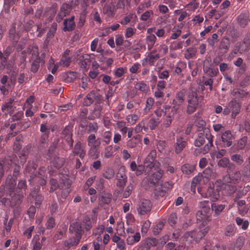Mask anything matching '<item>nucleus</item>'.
I'll return each instance as SVG.
<instances>
[{
    "mask_svg": "<svg viewBox=\"0 0 250 250\" xmlns=\"http://www.w3.org/2000/svg\"><path fill=\"white\" fill-rule=\"evenodd\" d=\"M215 185L217 188L215 191L214 189V185L209 184L208 188L206 189H201L198 187V192L203 197L210 198V200L214 202L219 197V191L218 190H221L222 194L224 195L230 196L234 193L237 190L235 186L222 183L221 180L217 181Z\"/></svg>",
    "mask_w": 250,
    "mask_h": 250,
    "instance_id": "f257e3e1",
    "label": "nucleus"
},
{
    "mask_svg": "<svg viewBox=\"0 0 250 250\" xmlns=\"http://www.w3.org/2000/svg\"><path fill=\"white\" fill-rule=\"evenodd\" d=\"M213 138L209 128L205 129L203 132H199L197 134L196 139L194 140V145L196 146L200 147L205 143V139L207 140V143L202 148L201 151L203 154L207 153L213 146Z\"/></svg>",
    "mask_w": 250,
    "mask_h": 250,
    "instance_id": "f03ea898",
    "label": "nucleus"
},
{
    "mask_svg": "<svg viewBox=\"0 0 250 250\" xmlns=\"http://www.w3.org/2000/svg\"><path fill=\"white\" fill-rule=\"evenodd\" d=\"M50 192H53L59 188L62 190L61 196L65 199L69 195L71 191V183L70 180L67 178H63L61 180L59 184L56 179L51 178L50 180Z\"/></svg>",
    "mask_w": 250,
    "mask_h": 250,
    "instance_id": "7ed1b4c3",
    "label": "nucleus"
},
{
    "mask_svg": "<svg viewBox=\"0 0 250 250\" xmlns=\"http://www.w3.org/2000/svg\"><path fill=\"white\" fill-rule=\"evenodd\" d=\"M198 206L200 209L196 213L197 220L201 223L202 227H204L210 220L209 202L208 201H202L199 202Z\"/></svg>",
    "mask_w": 250,
    "mask_h": 250,
    "instance_id": "20e7f679",
    "label": "nucleus"
},
{
    "mask_svg": "<svg viewBox=\"0 0 250 250\" xmlns=\"http://www.w3.org/2000/svg\"><path fill=\"white\" fill-rule=\"evenodd\" d=\"M203 100V97L198 96L197 92H191L188 96V105L186 112L188 114L194 113L196 109L201 106V103Z\"/></svg>",
    "mask_w": 250,
    "mask_h": 250,
    "instance_id": "39448f33",
    "label": "nucleus"
},
{
    "mask_svg": "<svg viewBox=\"0 0 250 250\" xmlns=\"http://www.w3.org/2000/svg\"><path fill=\"white\" fill-rule=\"evenodd\" d=\"M79 3L78 0L75 1L71 0L69 2L63 3L60 9V10L56 17V21L60 22L64 17L68 15L71 12L72 9L75 8Z\"/></svg>",
    "mask_w": 250,
    "mask_h": 250,
    "instance_id": "423d86ee",
    "label": "nucleus"
},
{
    "mask_svg": "<svg viewBox=\"0 0 250 250\" xmlns=\"http://www.w3.org/2000/svg\"><path fill=\"white\" fill-rule=\"evenodd\" d=\"M16 186V180L11 175H8L5 182V187L4 185L0 187V198L6 195V196H12L14 193Z\"/></svg>",
    "mask_w": 250,
    "mask_h": 250,
    "instance_id": "0eeeda50",
    "label": "nucleus"
},
{
    "mask_svg": "<svg viewBox=\"0 0 250 250\" xmlns=\"http://www.w3.org/2000/svg\"><path fill=\"white\" fill-rule=\"evenodd\" d=\"M33 51L32 57H36L35 60H33L31 64V71L33 73H36L40 66V63L42 62V59L39 56L38 52V48L37 46H29L28 48V51Z\"/></svg>",
    "mask_w": 250,
    "mask_h": 250,
    "instance_id": "6e6552de",
    "label": "nucleus"
},
{
    "mask_svg": "<svg viewBox=\"0 0 250 250\" xmlns=\"http://www.w3.org/2000/svg\"><path fill=\"white\" fill-rule=\"evenodd\" d=\"M101 102V95L97 92L92 91L84 98L83 104L84 106H89L93 103L96 104Z\"/></svg>",
    "mask_w": 250,
    "mask_h": 250,
    "instance_id": "1a4fd4ad",
    "label": "nucleus"
},
{
    "mask_svg": "<svg viewBox=\"0 0 250 250\" xmlns=\"http://www.w3.org/2000/svg\"><path fill=\"white\" fill-rule=\"evenodd\" d=\"M88 146L90 147L89 153L91 156H94L97 151L98 148L100 145V141L96 139L94 134H91L87 138Z\"/></svg>",
    "mask_w": 250,
    "mask_h": 250,
    "instance_id": "9d476101",
    "label": "nucleus"
},
{
    "mask_svg": "<svg viewBox=\"0 0 250 250\" xmlns=\"http://www.w3.org/2000/svg\"><path fill=\"white\" fill-rule=\"evenodd\" d=\"M160 58L159 55L156 54L155 50H151L146 58L141 60V64L143 66L147 64L149 66H154L155 62Z\"/></svg>",
    "mask_w": 250,
    "mask_h": 250,
    "instance_id": "9b49d317",
    "label": "nucleus"
},
{
    "mask_svg": "<svg viewBox=\"0 0 250 250\" xmlns=\"http://www.w3.org/2000/svg\"><path fill=\"white\" fill-rule=\"evenodd\" d=\"M151 207V204L149 200L142 199L140 201L137 208L138 213L141 215L146 214L150 211Z\"/></svg>",
    "mask_w": 250,
    "mask_h": 250,
    "instance_id": "f8f14e48",
    "label": "nucleus"
},
{
    "mask_svg": "<svg viewBox=\"0 0 250 250\" xmlns=\"http://www.w3.org/2000/svg\"><path fill=\"white\" fill-rule=\"evenodd\" d=\"M116 179L117 180L116 186L119 188L123 189L127 182V177L124 167H121L118 171Z\"/></svg>",
    "mask_w": 250,
    "mask_h": 250,
    "instance_id": "ddd939ff",
    "label": "nucleus"
},
{
    "mask_svg": "<svg viewBox=\"0 0 250 250\" xmlns=\"http://www.w3.org/2000/svg\"><path fill=\"white\" fill-rule=\"evenodd\" d=\"M72 128L73 126L71 125H69L66 126L63 129L61 137L64 139L65 142L69 146L70 148H71L73 144V140L72 139Z\"/></svg>",
    "mask_w": 250,
    "mask_h": 250,
    "instance_id": "4468645a",
    "label": "nucleus"
},
{
    "mask_svg": "<svg viewBox=\"0 0 250 250\" xmlns=\"http://www.w3.org/2000/svg\"><path fill=\"white\" fill-rule=\"evenodd\" d=\"M221 141L223 146L225 147H228L232 145L233 141L235 137L232 134L230 130H226L222 133Z\"/></svg>",
    "mask_w": 250,
    "mask_h": 250,
    "instance_id": "2eb2a0df",
    "label": "nucleus"
},
{
    "mask_svg": "<svg viewBox=\"0 0 250 250\" xmlns=\"http://www.w3.org/2000/svg\"><path fill=\"white\" fill-rule=\"evenodd\" d=\"M167 82L164 80L158 81L154 95L157 99L163 98L165 96L164 91L166 88Z\"/></svg>",
    "mask_w": 250,
    "mask_h": 250,
    "instance_id": "dca6fc26",
    "label": "nucleus"
},
{
    "mask_svg": "<svg viewBox=\"0 0 250 250\" xmlns=\"http://www.w3.org/2000/svg\"><path fill=\"white\" fill-rule=\"evenodd\" d=\"M250 48V40L245 38L243 42H237L234 47L233 52L235 54L237 52L242 53Z\"/></svg>",
    "mask_w": 250,
    "mask_h": 250,
    "instance_id": "f3484780",
    "label": "nucleus"
},
{
    "mask_svg": "<svg viewBox=\"0 0 250 250\" xmlns=\"http://www.w3.org/2000/svg\"><path fill=\"white\" fill-rule=\"evenodd\" d=\"M116 9V5L113 2H107L104 4L103 8V12L108 17L111 18L115 15Z\"/></svg>",
    "mask_w": 250,
    "mask_h": 250,
    "instance_id": "a211bd4d",
    "label": "nucleus"
},
{
    "mask_svg": "<svg viewBox=\"0 0 250 250\" xmlns=\"http://www.w3.org/2000/svg\"><path fill=\"white\" fill-rule=\"evenodd\" d=\"M187 145V142L183 137L177 136L176 137V142L173 145L176 154H178L180 153Z\"/></svg>",
    "mask_w": 250,
    "mask_h": 250,
    "instance_id": "6ab92c4d",
    "label": "nucleus"
},
{
    "mask_svg": "<svg viewBox=\"0 0 250 250\" xmlns=\"http://www.w3.org/2000/svg\"><path fill=\"white\" fill-rule=\"evenodd\" d=\"M38 165L35 162L33 161H28L27 165L25 169V174H28L30 176L31 179H33L37 176L36 169Z\"/></svg>",
    "mask_w": 250,
    "mask_h": 250,
    "instance_id": "aec40b11",
    "label": "nucleus"
},
{
    "mask_svg": "<svg viewBox=\"0 0 250 250\" xmlns=\"http://www.w3.org/2000/svg\"><path fill=\"white\" fill-rule=\"evenodd\" d=\"M193 120H194V124L195 126L197 127V130L199 132L205 130V129L208 128L206 127V123L204 120H203L202 118L200 116L199 112L196 113L193 116Z\"/></svg>",
    "mask_w": 250,
    "mask_h": 250,
    "instance_id": "412c9836",
    "label": "nucleus"
},
{
    "mask_svg": "<svg viewBox=\"0 0 250 250\" xmlns=\"http://www.w3.org/2000/svg\"><path fill=\"white\" fill-rule=\"evenodd\" d=\"M157 152L155 149H153L147 155L144 161V165L147 168L150 169L154 167V162L156 158Z\"/></svg>",
    "mask_w": 250,
    "mask_h": 250,
    "instance_id": "4be33fe9",
    "label": "nucleus"
},
{
    "mask_svg": "<svg viewBox=\"0 0 250 250\" xmlns=\"http://www.w3.org/2000/svg\"><path fill=\"white\" fill-rule=\"evenodd\" d=\"M14 102V98L13 97L10 98L6 102L1 105V110L3 112L6 111L7 114L11 116L16 108V106L13 105Z\"/></svg>",
    "mask_w": 250,
    "mask_h": 250,
    "instance_id": "5701e85b",
    "label": "nucleus"
},
{
    "mask_svg": "<svg viewBox=\"0 0 250 250\" xmlns=\"http://www.w3.org/2000/svg\"><path fill=\"white\" fill-rule=\"evenodd\" d=\"M75 16H71L70 18L64 20L63 22V30L64 32H70L73 31L75 27L76 23L74 21Z\"/></svg>",
    "mask_w": 250,
    "mask_h": 250,
    "instance_id": "b1692460",
    "label": "nucleus"
},
{
    "mask_svg": "<svg viewBox=\"0 0 250 250\" xmlns=\"http://www.w3.org/2000/svg\"><path fill=\"white\" fill-rule=\"evenodd\" d=\"M22 29V26L20 25L18 28V30L16 29V26H13L9 30V38L15 43H17L21 36V32Z\"/></svg>",
    "mask_w": 250,
    "mask_h": 250,
    "instance_id": "393cba45",
    "label": "nucleus"
},
{
    "mask_svg": "<svg viewBox=\"0 0 250 250\" xmlns=\"http://www.w3.org/2000/svg\"><path fill=\"white\" fill-rule=\"evenodd\" d=\"M72 154L74 156L78 155L81 159H83L86 154V150L82 146V143L78 141L75 145Z\"/></svg>",
    "mask_w": 250,
    "mask_h": 250,
    "instance_id": "a878e982",
    "label": "nucleus"
},
{
    "mask_svg": "<svg viewBox=\"0 0 250 250\" xmlns=\"http://www.w3.org/2000/svg\"><path fill=\"white\" fill-rule=\"evenodd\" d=\"M204 232L203 230H199L196 231L195 230H192L187 232L185 236L187 238H190L189 241L194 240L196 242H199L201 239L204 236Z\"/></svg>",
    "mask_w": 250,
    "mask_h": 250,
    "instance_id": "bb28decb",
    "label": "nucleus"
},
{
    "mask_svg": "<svg viewBox=\"0 0 250 250\" xmlns=\"http://www.w3.org/2000/svg\"><path fill=\"white\" fill-rule=\"evenodd\" d=\"M228 106L232 112L231 117L234 118L240 112V104L235 99H233L229 102Z\"/></svg>",
    "mask_w": 250,
    "mask_h": 250,
    "instance_id": "cd10ccee",
    "label": "nucleus"
},
{
    "mask_svg": "<svg viewBox=\"0 0 250 250\" xmlns=\"http://www.w3.org/2000/svg\"><path fill=\"white\" fill-rule=\"evenodd\" d=\"M69 231L75 233V236L81 238L83 233L82 224L78 222L71 223L69 227Z\"/></svg>",
    "mask_w": 250,
    "mask_h": 250,
    "instance_id": "c85d7f7f",
    "label": "nucleus"
},
{
    "mask_svg": "<svg viewBox=\"0 0 250 250\" xmlns=\"http://www.w3.org/2000/svg\"><path fill=\"white\" fill-rule=\"evenodd\" d=\"M163 175V171L162 170H157L148 176V181L153 185L158 184Z\"/></svg>",
    "mask_w": 250,
    "mask_h": 250,
    "instance_id": "c756f323",
    "label": "nucleus"
},
{
    "mask_svg": "<svg viewBox=\"0 0 250 250\" xmlns=\"http://www.w3.org/2000/svg\"><path fill=\"white\" fill-rule=\"evenodd\" d=\"M241 179L240 171H236L232 174H228L224 178V181L227 183H237Z\"/></svg>",
    "mask_w": 250,
    "mask_h": 250,
    "instance_id": "7c9ffc66",
    "label": "nucleus"
},
{
    "mask_svg": "<svg viewBox=\"0 0 250 250\" xmlns=\"http://www.w3.org/2000/svg\"><path fill=\"white\" fill-rule=\"evenodd\" d=\"M195 169V165L188 163L185 164L181 166V170L182 173L186 175H193Z\"/></svg>",
    "mask_w": 250,
    "mask_h": 250,
    "instance_id": "2f4dec72",
    "label": "nucleus"
},
{
    "mask_svg": "<svg viewBox=\"0 0 250 250\" xmlns=\"http://www.w3.org/2000/svg\"><path fill=\"white\" fill-rule=\"evenodd\" d=\"M57 10V4L54 3L49 8H46L44 14L48 19L52 20L55 16Z\"/></svg>",
    "mask_w": 250,
    "mask_h": 250,
    "instance_id": "473e14b6",
    "label": "nucleus"
},
{
    "mask_svg": "<svg viewBox=\"0 0 250 250\" xmlns=\"http://www.w3.org/2000/svg\"><path fill=\"white\" fill-rule=\"evenodd\" d=\"M102 109L103 106L101 104V102L95 104V107L93 110L92 114L91 116L88 117V119L89 120H93L95 118L100 117Z\"/></svg>",
    "mask_w": 250,
    "mask_h": 250,
    "instance_id": "72a5a7b5",
    "label": "nucleus"
},
{
    "mask_svg": "<svg viewBox=\"0 0 250 250\" xmlns=\"http://www.w3.org/2000/svg\"><path fill=\"white\" fill-rule=\"evenodd\" d=\"M248 137L246 136H243L237 142V144L236 146V149L239 150H242L245 148L246 150H248L250 147L247 146Z\"/></svg>",
    "mask_w": 250,
    "mask_h": 250,
    "instance_id": "f704fd0d",
    "label": "nucleus"
},
{
    "mask_svg": "<svg viewBox=\"0 0 250 250\" xmlns=\"http://www.w3.org/2000/svg\"><path fill=\"white\" fill-rule=\"evenodd\" d=\"M141 139V136L137 135L128 139L126 142V146L128 148L135 147Z\"/></svg>",
    "mask_w": 250,
    "mask_h": 250,
    "instance_id": "c9c22d12",
    "label": "nucleus"
},
{
    "mask_svg": "<svg viewBox=\"0 0 250 250\" xmlns=\"http://www.w3.org/2000/svg\"><path fill=\"white\" fill-rule=\"evenodd\" d=\"M137 20V16L134 13H130L123 18L120 23L122 25H126L132 20V23L134 24L136 23Z\"/></svg>",
    "mask_w": 250,
    "mask_h": 250,
    "instance_id": "e433bc0d",
    "label": "nucleus"
},
{
    "mask_svg": "<svg viewBox=\"0 0 250 250\" xmlns=\"http://www.w3.org/2000/svg\"><path fill=\"white\" fill-rule=\"evenodd\" d=\"M186 93V91L184 89L177 93L175 98L173 100L172 104L178 103L182 104L185 101Z\"/></svg>",
    "mask_w": 250,
    "mask_h": 250,
    "instance_id": "4c0bfd02",
    "label": "nucleus"
},
{
    "mask_svg": "<svg viewBox=\"0 0 250 250\" xmlns=\"http://www.w3.org/2000/svg\"><path fill=\"white\" fill-rule=\"evenodd\" d=\"M141 239V235L139 232H136L133 234L128 235L126 238V243L128 245H132L139 242Z\"/></svg>",
    "mask_w": 250,
    "mask_h": 250,
    "instance_id": "58836bf2",
    "label": "nucleus"
},
{
    "mask_svg": "<svg viewBox=\"0 0 250 250\" xmlns=\"http://www.w3.org/2000/svg\"><path fill=\"white\" fill-rule=\"evenodd\" d=\"M152 50H155L156 53L159 55L160 58L165 55L168 52V47L167 45L164 43L157 45L156 47Z\"/></svg>",
    "mask_w": 250,
    "mask_h": 250,
    "instance_id": "ea45409f",
    "label": "nucleus"
},
{
    "mask_svg": "<svg viewBox=\"0 0 250 250\" xmlns=\"http://www.w3.org/2000/svg\"><path fill=\"white\" fill-rule=\"evenodd\" d=\"M156 40L157 38L154 34H149L146 36V42L148 50H151L153 48Z\"/></svg>",
    "mask_w": 250,
    "mask_h": 250,
    "instance_id": "a19ab883",
    "label": "nucleus"
},
{
    "mask_svg": "<svg viewBox=\"0 0 250 250\" xmlns=\"http://www.w3.org/2000/svg\"><path fill=\"white\" fill-rule=\"evenodd\" d=\"M237 20L239 24L242 27H245L250 21L248 14L246 13L240 14L237 17Z\"/></svg>",
    "mask_w": 250,
    "mask_h": 250,
    "instance_id": "79ce46f5",
    "label": "nucleus"
},
{
    "mask_svg": "<svg viewBox=\"0 0 250 250\" xmlns=\"http://www.w3.org/2000/svg\"><path fill=\"white\" fill-rule=\"evenodd\" d=\"M158 243V240L155 238H147L145 242V247L148 250L151 247H155Z\"/></svg>",
    "mask_w": 250,
    "mask_h": 250,
    "instance_id": "37998d69",
    "label": "nucleus"
},
{
    "mask_svg": "<svg viewBox=\"0 0 250 250\" xmlns=\"http://www.w3.org/2000/svg\"><path fill=\"white\" fill-rule=\"evenodd\" d=\"M81 238L75 236L72 238L69 239L65 241L64 244L68 247L70 248L73 246H76L79 243Z\"/></svg>",
    "mask_w": 250,
    "mask_h": 250,
    "instance_id": "c03bdc74",
    "label": "nucleus"
},
{
    "mask_svg": "<svg viewBox=\"0 0 250 250\" xmlns=\"http://www.w3.org/2000/svg\"><path fill=\"white\" fill-rule=\"evenodd\" d=\"M230 46V42L228 38L223 39L221 41L219 48L223 50L224 53H226Z\"/></svg>",
    "mask_w": 250,
    "mask_h": 250,
    "instance_id": "a18cd8bd",
    "label": "nucleus"
},
{
    "mask_svg": "<svg viewBox=\"0 0 250 250\" xmlns=\"http://www.w3.org/2000/svg\"><path fill=\"white\" fill-rule=\"evenodd\" d=\"M226 207V205L219 204L218 203H213L211 205L212 209L214 211V213L216 215H220Z\"/></svg>",
    "mask_w": 250,
    "mask_h": 250,
    "instance_id": "49530a36",
    "label": "nucleus"
},
{
    "mask_svg": "<svg viewBox=\"0 0 250 250\" xmlns=\"http://www.w3.org/2000/svg\"><path fill=\"white\" fill-rule=\"evenodd\" d=\"M230 159L232 161L235 163L237 166H241L244 163V160L243 157L241 154H235L231 155Z\"/></svg>",
    "mask_w": 250,
    "mask_h": 250,
    "instance_id": "de8ad7c7",
    "label": "nucleus"
},
{
    "mask_svg": "<svg viewBox=\"0 0 250 250\" xmlns=\"http://www.w3.org/2000/svg\"><path fill=\"white\" fill-rule=\"evenodd\" d=\"M30 196L34 199L35 203L36 206H40L42 201L43 200V197L40 194H38V193L35 190L31 191L30 193Z\"/></svg>",
    "mask_w": 250,
    "mask_h": 250,
    "instance_id": "09e8293b",
    "label": "nucleus"
},
{
    "mask_svg": "<svg viewBox=\"0 0 250 250\" xmlns=\"http://www.w3.org/2000/svg\"><path fill=\"white\" fill-rule=\"evenodd\" d=\"M245 241V238L244 236H240L237 239L232 250H240Z\"/></svg>",
    "mask_w": 250,
    "mask_h": 250,
    "instance_id": "8fccbe9b",
    "label": "nucleus"
},
{
    "mask_svg": "<svg viewBox=\"0 0 250 250\" xmlns=\"http://www.w3.org/2000/svg\"><path fill=\"white\" fill-rule=\"evenodd\" d=\"M135 88L136 90H139L144 93H147L149 90V87L147 84L143 81L137 83L135 85Z\"/></svg>",
    "mask_w": 250,
    "mask_h": 250,
    "instance_id": "3c124183",
    "label": "nucleus"
},
{
    "mask_svg": "<svg viewBox=\"0 0 250 250\" xmlns=\"http://www.w3.org/2000/svg\"><path fill=\"white\" fill-rule=\"evenodd\" d=\"M236 224L238 226H241V228L243 230H246L248 229L249 226V222L248 220H244L243 219L239 217H237L235 218Z\"/></svg>",
    "mask_w": 250,
    "mask_h": 250,
    "instance_id": "603ef678",
    "label": "nucleus"
},
{
    "mask_svg": "<svg viewBox=\"0 0 250 250\" xmlns=\"http://www.w3.org/2000/svg\"><path fill=\"white\" fill-rule=\"evenodd\" d=\"M23 196L21 194H14L11 197V206H15L21 203Z\"/></svg>",
    "mask_w": 250,
    "mask_h": 250,
    "instance_id": "864d4df0",
    "label": "nucleus"
},
{
    "mask_svg": "<svg viewBox=\"0 0 250 250\" xmlns=\"http://www.w3.org/2000/svg\"><path fill=\"white\" fill-rule=\"evenodd\" d=\"M29 147L26 146L24 147L21 152L20 153L19 158L20 159V163L21 164H24L26 161V156L29 153Z\"/></svg>",
    "mask_w": 250,
    "mask_h": 250,
    "instance_id": "5fc2aeb1",
    "label": "nucleus"
},
{
    "mask_svg": "<svg viewBox=\"0 0 250 250\" xmlns=\"http://www.w3.org/2000/svg\"><path fill=\"white\" fill-rule=\"evenodd\" d=\"M187 64L184 62H178L175 67L174 72L177 74H180L184 69L186 68Z\"/></svg>",
    "mask_w": 250,
    "mask_h": 250,
    "instance_id": "6e6d98bb",
    "label": "nucleus"
},
{
    "mask_svg": "<svg viewBox=\"0 0 250 250\" xmlns=\"http://www.w3.org/2000/svg\"><path fill=\"white\" fill-rule=\"evenodd\" d=\"M111 195L109 194L100 195L99 198L100 205L101 204H108L111 202Z\"/></svg>",
    "mask_w": 250,
    "mask_h": 250,
    "instance_id": "4d7b16f0",
    "label": "nucleus"
},
{
    "mask_svg": "<svg viewBox=\"0 0 250 250\" xmlns=\"http://www.w3.org/2000/svg\"><path fill=\"white\" fill-rule=\"evenodd\" d=\"M236 228L234 225H229L225 229V234L227 236H231L236 233Z\"/></svg>",
    "mask_w": 250,
    "mask_h": 250,
    "instance_id": "13d9d810",
    "label": "nucleus"
},
{
    "mask_svg": "<svg viewBox=\"0 0 250 250\" xmlns=\"http://www.w3.org/2000/svg\"><path fill=\"white\" fill-rule=\"evenodd\" d=\"M201 179L199 174L193 178L190 187V190L193 193L195 192L196 188L198 185L200 183Z\"/></svg>",
    "mask_w": 250,
    "mask_h": 250,
    "instance_id": "bf43d9fd",
    "label": "nucleus"
},
{
    "mask_svg": "<svg viewBox=\"0 0 250 250\" xmlns=\"http://www.w3.org/2000/svg\"><path fill=\"white\" fill-rule=\"evenodd\" d=\"M154 103V100L152 97H149L146 99V107L144 109V112L147 113L152 108Z\"/></svg>",
    "mask_w": 250,
    "mask_h": 250,
    "instance_id": "052dcab7",
    "label": "nucleus"
},
{
    "mask_svg": "<svg viewBox=\"0 0 250 250\" xmlns=\"http://www.w3.org/2000/svg\"><path fill=\"white\" fill-rule=\"evenodd\" d=\"M134 187L132 184L130 183L127 185V186L125 188V190L123 193V198H128L132 193V190L134 189Z\"/></svg>",
    "mask_w": 250,
    "mask_h": 250,
    "instance_id": "680f3d73",
    "label": "nucleus"
},
{
    "mask_svg": "<svg viewBox=\"0 0 250 250\" xmlns=\"http://www.w3.org/2000/svg\"><path fill=\"white\" fill-rule=\"evenodd\" d=\"M105 180L103 178L97 180L95 184V188L99 191H103L104 189Z\"/></svg>",
    "mask_w": 250,
    "mask_h": 250,
    "instance_id": "e2e57ef3",
    "label": "nucleus"
},
{
    "mask_svg": "<svg viewBox=\"0 0 250 250\" xmlns=\"http://www.w3.org/2000/svg\"><path fill=\"white\" fill-rule=\"evenodd\" d=\"M196 49L194 47H189L188 48L185 53V57L188 60L192 58L196 53Z\"/></svg>",
    "mask_w": 250,
    "mask_h": 250,
    "instance_id": "0e129e2a",
    "label": "nucleus"
},
{
    "mask_svg": "<svg viewBox=\"0 0 250 250\" xmlns=\"http://www.w3.org/2000/svg\"><path fill=\"white\" fill-rule=\"evenodd\" d=\"M33 250H41L42 248V244L39 242V236L37 235L34 237L32 242Z\"/></svg>",
    "mask_w": 250,
    "mask_h": 250,
    "instance_id": "69168bd1",
    "label": "nucleus"
},
{
    "mask_svg": "<svg viewBox=\"0 0 250 250\" xmlns=\"http://www.w3.org/2000/svg\"><path fill=\"white\" fill-rule=\"evenodd\" d=\"M127 71L126 67H120L117 68L113 71L114 75L116 78H120L122 77Z\"/></svg>",
    "mask_w": 250,
    "mask_h": 250,
    "instance_id": "338daca9",
    "label": "nucleus"
},
{
    "mask_svg": "<svg viewBox=\"0 0 250 250\" xmlns=\"http://www.w3.org/2000/svg\"><path fill=\"white\" fill-rule=\"evenodd\" d=\"M115 175L114 170L111 168H107L103 174V176L108 180L112 179Z\"/></svg>",
    "mask_w": 250,
    "mask_h": 250,
    "instance_id": "774afa93",
    "label": "nucleus"
}]
</instances>
